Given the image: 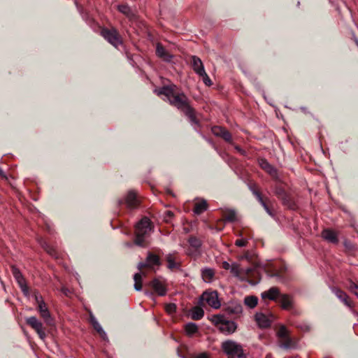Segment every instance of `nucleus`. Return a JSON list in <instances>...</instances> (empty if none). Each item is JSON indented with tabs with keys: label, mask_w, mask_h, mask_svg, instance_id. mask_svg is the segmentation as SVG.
<instances>
[{
	"label": "nucleus",
	"mask_w": 358,
	"mask_h": 358,
	"mask_svg": "<svg viewBox=\"0 0 358 358\" xmlns=\"http://www.w3.org/2000/svg\"><path fill=\"white\" fill-rule=\"evenodd\" d=\"M34 299H35L37 306L38 304H40L41 301L45 302L42 296L38 293V292H34Z\"/></svg>",
	"instance_id": "46"
},
{
	"label": "nucleus",
	"mask_w": 358,
	"mask_h": 358,
	"mask_svg": "<svg viewBox=\"0 0 358 358\" xmlns=\"http://www.w3.org/2000/svg\"><path fill=\"white\" fill-rule=\"evenodd\" d=\"M123 203L126 204L128 209L134 210L140 206L141 201L138 197L137 193L134 190H129L124 199H119L117 201L118 206Z\"/></svg>",
	"instance_id": "4"
},
{
	"label": "nucleus",
	"mask_w": 358,
	"mask_h": 358,
	"mask_svg": "<svg viewBox=\"0 0 358 358\" xmlns=\"http://www.w3.org/2000/svg\"><path fill=\"white\" fill-rule=\"evenodd\" d=\"M166 260L168 263L167 267L171 270L178 268L180 266L179 263L175 262V258L171 254L166 255Z\"/></svg>",
	"instance_id": "30"
},
{
	"label": "nucleus",
	"mask_w": 358,
	"mask_h": 358,
	"mask_svg": "<svg viewBox=\"0 0 358 358\" xmlns=\"http://www.w3.org/2000/svg\"><path fill=\"white\" fill-rule=\"evenodd\" d=\"M90 320L94 329L96 331L101 330V328H102L101 326L99 324L95 317L92 313L90 314Z\"/></svg>",
	"instance_id": "42"
},
{
	"label": "nucleus",
	"mask_w": 358,
	"mask_h": 358,
	"mask_svg": "<svg viewBox=\"0 0 358 358\" xmlns=\"http://www.w3.org/2000/svg\"><path fill=\"white\" fill-rule=\"evenodd\" d=\"M42 247L50 255L58 258V254L53 246L48 245L47 243H44L42 244Z\"/></svg>",
	"instance_id": "35"
},
{
	"label": "nucleus",
	"mask_w": 358,
	"mask_h": 358,
	"mask_svg": "<svg viewBox=\"0 0 358 358\" xmlns=\"http://www.w3.org/2000/svg\"><path fill=\"white\" fill-rule=\"evenodd\" d=\"M211 131L215 136L220 137L226 142L231 143V134L226 128L220 126H214L212 127Z\"/></svg>",
	"instance_id": "11"
},
{
	"label": "nucleus",
	"mask_w": 358,
	"mask_h": 358,
	"mask_svg": "<svg viewBox=\"0 0 358 358\" xmlns=\"http://www.w3.org/2000/svg\"><path fill=\"white\" fill-rule=\"evenodd\" d=\"M148 268V263L147 262L145 261V262H139L137 265V268L141 271L143 268Z\"/></svg>",
	"instance_id": "49"
},
{
	"label": "nucleus",
	"mask_w": 358,
	"mask_h": 358,
	"mask_svg": "<svg viewBox=\"0 0 358 358\" xmlns=\"http://www.w3.org/2000/svg\"><path fill=\"white\" fill-rule=\"evenodd\" d=\"M119 12L124 15L129 20L134 19L135 13L127 4H120L117 6Z\"/></svg>",
	"instance_id": "21"
},
{
	"label": "nucleus",
	"mask_w": 358,
	"mask_h": 358,
	"mask_svg": "<svg viewBox=\"0 0 358 358\" xmlns=\"http://www.w3.org/2000/svg\"><path fill=\"white\" fill-rule=\"evenodd\" d=\"M343 245L345 248V251L349 253L352 252L355 249V245L351 241H350L347 239H345L343 241Z\"/></svg>",
	"instance_id": "41"
},
{
	"label": "nucleus",
	"mask_w": 358,
	"mask_h": 358,
	"mask_svg": "<svg viewBox=\"0 0 358 358\" xmlns=\"http://www.w3.org/2000/svg\"><path fill=\"white\" fill-rule=\"evenodd\" d=\"M248 241L245 239H237L235 241V245L238 247H244L247 245Z\"/></svg>",
	"instance_id": "48"
},
{
	"label": "nucleus",
	"mask_w": 358,
	"mask_h": 358,
	"mask_svg": "<svg viewBox=\"0 0 358 358\" xmlns=\"http://www.w3.org/2000/svg\"><path fill=\"white\" fill-rule=\"evenodd\" d=\"M146 262L149 268H152L154 266H159L162 264L159 256L150 252L147 254Z\"/></svg>",
	"instance_id": "22"
},
{
	"label": "nucleus",
	"mask_w": 358,
	"mask_h": 358,
	"mask_svg": "<svg viewBox=\"0 0 358 358\" xmlns=\"http://www.w3.org/2000/svg\"><path fill=\"white\" fill-rule=\"evenodd\" d=\"M215 323L218 326L219 330L224 334H231L236 330V324L231 320H227L223 316H217Z\"/></svg>",
	"instance_id": "5"
},
{
	"label": "nucleus",
	"mask_w": 358,
	"mask_h": 358,
	"mask_svg": "<svg viewBox=\"0 0 358 358\" xmlns=\"http://www.w3.org/2000/svg\"><path fill=\"white\" fill-rule=\"evenodd\" d=\"M255 321L257 325L262 329L268 328L271 326L272 320L262 313H257L255 315Z\"/></svg>",
	"instance_id": "16"
},
{
	"label": "nucleus",
	"mask_w": 358,
	"mask_h": 358,
	"mask_svg": "<svg viewBox=\"0 0 358 358\" xmlns=\"http://www.w3.org/2000/svg\"><path fill=\"white\" fill-rule=\"evenodd\" d=\"M241 279H243L245 278H250L252 277L255 272V268H252V267H250V268H241Z\"/></svg>",
	"instance_id": "36"
},
{
	"label": "nucleus",
	"mask_w": 358,
	"mask_h": 358,
	"mask_svg": "<svg viewBox=\"0 0 358 358\" xmlns=\"http://www.w3.org/2000/svg\"><path fill=\"white\" fill-rule=\"evenodd\" d=\"M352 38H353L355 43H356V45L358 46V38L355 35H353Z\"/></svg>",
	"instance_id": "57"
},
{
	"label": "nucleus",
	"mask_w": 358,
	"mask_h": 358,
	"mask_svg": "<svg viewBox=\"0 0 358 358\" xmlns=\"http://www.w3.org/2000/svg\"><path fill=\"white\" fill-rule=\"evenodd\" d=\"M221 349L228 358H247L243 346L233 340L223 341Z\"/></svg>",
	"instance_id": "3"
},
{
	"label": "nucleus",
	"mask_w": 358,
	"mask_h": 358,
	"mask_svg": "<svg viewBox=\"0 0 358 358\" xmlns=\"http://www.w3.org/2000/svg\"><path fill=\"white\" fill-rule=\"evenodd\" d=\"M282 342L280 346L283 348L288 349L294 346V343L291 339L290 336H288L284 339H282Z\"/></svg>",
	"instance_id": "40"
},
{
	"label": "nucleus",
	"mask_w": 358,
	"mask_h": 358,
	"mask_svg": "<svg viewBox=\"0 0 358 358\" xmlns=\"http://www.w3.org/2000/svg\"><path fill=\"white\" fill-rule=\"evenodd\" d=\"M229 270L234 276L237 277L238 278H241V272L242 271H241V268L238 264L232 263L231 267L230 268Z\"/></svg>",
	"instance_id": "32"
},
{
	"label": "nucleus",
	"mask_w": 358,
	"mask_h": 358,
	"mask_svg": "<svg viewBox=\"0 0 358 358\" xmlns=\"http://www.w3.org/2000/svg\"><path fill=\"white\" fill-rule=\"evenodd\" d=\"M201 275L205 282H210L215 275V271L212 268H206L202 270Z\"/></svg>",
	"instance_id": "27"
},
{
	"label": "nucleus",
	"mask_w": 358,
	"mask_h": 358,
	"mask_svg": "<svg viewBox=\"0 0 358 358\" xmlns=\"http://www.w3.org/2000/svg\"><path fill=\"white\" fill-rule=\"evenodd\" d=\"M191 64L193 70L196 74L204 73V66L201 59L196 56H192L191 58Z\"/></svg>",
	"instance_id": "20"
},
{
	"label": "nucleus",
	"mask_w": 358,
	"mask_h": 358,
	"mask_svg": "<svg viewBox=\"0 0 358 358\" xmlns=\"http://www.w3.org/2000/svg\"><path fill=\"white\" fill-rule=\"evenodd\" d=\"M204 315V311L202 308L199 306H195L192 309L191 317L194 320H201Z\"/></svg>",
	"instance_id": "26"
},
{
	"label": "nucleus",
	"mask_w": 358,
	"mask_h": 358,
	"mask_svg": "<svg viewBox=\"0 0 358 358\" xmlns=\"http://www.w3.org/2000/svg\"><path fill=\"white\" fill-rule=\"evenodd\" d=\"M278 302L282 309L291 310L294 307V296L287 294H281Z\"/></svg>",
	"instance_id": "10"
},
{
	"label": "nucleus",
	"mask_w": 358,
	"mask_h": 358,
	"mask_svg": "<svg viewBox=\"0 0 358 358\" xmlns=\"http://www.w3.org/2000/svg\"><path fill=\"white\" fill-rule=\"evenodd\" d=\"M188 242L192 247H193L196 249H197L201 246V241L195 236H191L189 238Z\"/></svg>",
	"instance_id": "39"
},
{
	"label": "nucleus",
	"mask_w": 358,
	"mask_h": 358,
	"mask_svg": "<svg viewBox=\"0 0 358 358\" xmlns=\"http://www.w3.org/2000/svg\"><path fill=\"white\" fill-rule=\"evenodd\" d=\"M348 288L358 298V285L353 281L350 280L349 282Z\"/></svg>",
	"instance_id": "44"
},
{
	"label": "nucleus",
	"mask_w": 358,
	"mask_h": 358,
	"mask_svg": "<svg viewBox=\"0 0 358 358\" xmlns=\"http://www.w3.org/2000/svg\"><path fill=\"white\" fill-rule=\"evenodd\" d=\"M149 285L159 296H165L167 292V288L164 282L158 278H155L150 282Z\"/></svg>",
	"instance_id": "13"
},
{
	"label": "nucleus",
	"mask_w": 358,
	"mask_h": 358,
	"mask_svg": "<svg viewBox=\"0 0 358 358\" xmlns=\"http://www.w3.org/2000/svg\"><path fill=\"white\" fill-rule=\"evenodd\" d=\"M357 47H358V45H357Z\"/></svg>",
	"instance_id": "60"
},
{
	"label": "nucleus",
	"mask_w": 358,
	"mask_h": 358,
	"mask_svg": "<svg viewBox=\"0 0 358 358\" xmlns=\"http://www.w3.org/2000/svg\"><path fill=\"white\" fill-rule=\"evenodd\" d=\"M280 294V289L277 287H272L269 289L263 292L261 296L263 299L275 301L277 299H279Z\"/></svg>",
	"instance_id": "17"
},
{
	"label": "nucleus",
	"mask_w": 358,
	"mask_h": 358,
	"mask_svg": "<svg viewBox=\"0 0 358 358\" xmlns=\"http://www.w3.org/2000/svg\"><path fill=\"white\" fill-rule=\"evenodd\" d=\"M185 331L188 335H192L198 331V327L195 323L189 322L185 324Z\"/></svg>",
	"instance_id": "34"
},
{
	"label": "nucleus",
	"mask_w": 358,
	"mask_h": 358,
	"mask_svg": "<svg viewBox=\"0 0 358 358\" xmlns=\"http://www.w3.org/2000/svg\"><path fill=\"white\" fill-rule=\"evenodd\" d=\"M322 237L329 243L333 244H337L338 243L337 234L331 229H327L323 230Z\"/></svg>",
	"instance_id": "19"
},
{
	"label": "nucleus",
	"mask_w": 358,
	"mask_h": 358,
	"mask_svg": "<svg viewBox=\"0 0 358 358\" xmlns=\"http://www.w3.org/2000/svg\"><path fill=\"white\" fill-rule=\"evenodd\" d=\"M199 76L202 78L203 82L206 86H210L212 85L211 80L205 71L204 73H200Z\"/></svg>",
	"instance_id": "43"
},
{
	"label": "nucleus",
	"mask_w": 358,
	"mask_h": 358,
	"mask_svg": "<svg viewBox=\"0 0 358 358\" xmlns=\"http://www.w3.org/2000/svg\"><path fill=\"white\" fill-rule=\"evenodd\" d=\"M25 322L31 329H33L39 338L42 340H45L46 338V334L43 323L35 316H31L25 318Z\"/></svg>",
	"instance_id": "7"
},
{
	"label": "nucleus",
	"mask_w": 358,
	"mask_h": 358,
	"mask_svg": "<svg viewBox=\"0 0 358 358\" xmlns=\"http://www.w3.org/2000/svg\"><path fill=\"white\" fill-rule=\"evenodd\" d=\"M152 229V224L150 220L143 217L135 225L134 244L144 248L146 246L145 240Z\"/></svg>",
	"instance_id": "2"
},
{
	"label": "nucleus",
	"mask_w": 358,
	"mask_h": 358,
	"mask_svg": "<svg viewBox=\"0 0 358 358\" xmlns=\"http://www.w3.org/2000/svg\"><path fill=\"white\" fill-rule=\"evenodd\" d=\"M296 328L301 329L304 332L310 331L311 329V327L308 325L305 322H301L296 325Z\"/></svg>",
	"instance_id": "45"
},
{
	"label": "nucleus",
	"mask_w": 358,
	"mask_h": 358,
	"mask_svg": "<svg viewBox=\"0 0 358 358\" xmlns=\"http://www.w3.org/2000/svg\"><path fill=\"white\" fill-rule=\"evenodd\" d=\"M222 267L225 270H229L231 267V264L228 263L227 262H223L222 264Z\"/></svg>",
	"instance_id": "53"
},
{
	"label": "nucleus",
	"mask_w": 358,
	"mask_h": 358,
	"mask_svg": "<svg viewBox=\"0 0 358 358\" xmlns=\"http://www.w3.org/2000/svg\"><path fill=\"white\" fill-rule=\"evenodd\" d=\"M234 148L236 149V150H237L241 155H243V156H245L246 155V152L243 150L239 145H235L234 146Z\"/></svg>",
	"instance_id": "52"
},
{
	"label": "nucleus",
	"mask_w": 358,
	"mask_h": 358,
	"mask_svg": "<svg viewBox=\"0 0 358 358\" xmlns=\"http://www.w3.org/2000/svg\"><path fill=\"white\" fill-rule=\"evenodd\" d=\"M166 310L169 313H173L176 310V306L174 303H169L166 305Z\"/></svg>",
	"instance_id": "47"
},
{
	"label": "nucleus",
	"mask_w": 358,
	"mask_h": 358,
	"mask_svg": "<svg viewBox=\"0 0 358 358\" xmlns=\"http://www.w3.org/2000/svg\"><path fill=\"white\" fill-rule=\"evenodd\" d=\"M11 272L24 295L28 296L29 295V287L20 271L15 266H12Z\"/></svg>",
	"instance_id": "9"
},
{
	"label": "nucleus",
	"mask_w": 358,
	"mask_h": 358,
	"mask_svg": "<svg viewBox=\"0 0 358 358\" xmlns=\"http://www.w3.org/2000/svg\"><path fill=\"white\" fill-rule=\"evenodd\" d=\"M249 189L253 194V195L256 197L258 201H262V199H264L261 192H259L256 184H251L249 185Z\"/></svg>",
	"instance_id": "33"
},
{
	"label": "nucleus",
	"mask_w": 358,
	"mask_h": 358,
	"mask_svg": "<svg viewBox=\"0 0 358 358\" xmlns=\"http://www.w3.org/2000/svg\"><path fill=\"white\" fill-rule=\"evenodd\" d=\"M208 209V203L206 200L197 202L194 205V213L200 215Z\"/></svg>",
	"instance_id": "25"
},
{
	"label": "nucleus",
	"mask_w": 358,
	"mask_h": 358,
	"mask_svg": "<svg viewBox=\"0 0 358 358\" xmlns=\"http://www.w3.org/2000/svg\"><path fill=\"white\" fill-rule=\"evenodd\" d=\"M145 275L146 273L141 271L134 274V289L136 291H141L142 289V277Z\"/></svg>",
	"instance_id": "24"
},
{
	"label": "nucleus",
	"mask_w": 358,
	"mask_h": 358,
	"mask_svg": "<svg viewBox=\"0 0 358 358\" xmlns=\"http://www.w3.org/2000/svg\"><path fill=\"white\" fill-rule=\"evenodd\" d=\"M101 35L111 45L117 47L122 44V38L117 31L113 28H103L101 31Z\"/></svg>",
	"instance_id": "6"
},
{
	"label": "nucleus",
	"mask_w": 358,
	"mask_h": 358,
	"mask_svg": "<svg viewBox=\"0 0 358 358\" xmlns=\"http://www.w3.org/2000/svg\"><path fill=\"white\" fill-rule=\"evenodd\" d=\"M167 215L169 217H172L173 215V213L171 211H167Z\"/></svg>",
	"instance_id": "59"
},
{
	"label": "nucleus",
	"mask_w": 358,
	"mask_h": 358,
	"mask_svg": "<svg viewBox=\"0 0 358 358\" xmlns=\"http://www.w3.org/2000/svg\"><path fill=\"white\" fill-rule=\"evenodd\" d=\"M352 38H353L355 43H356V45L358 46V38L355 35H353Z\"/></svg>",
	"instance_id": "58"
},
{
	"label": "nucleus",
	"mask_w": 358,
	"mask_h": 358,
	"mask_svg": "<svg viewBox=\"0 0 358 358\" xmlns=\"http://www.w3.org/2000/svg\"><path fill=\"white\" fill-rule=\"evenodd\" d=\"M200 300L201 301H206L208 305L215 309H217L220 307V302L216 291L204 292L201 296Z\"/></svg>",
	"instance_id": "8"
},
{
	"label": "nucleus",
	"mask_w": 358,
	"mask_h": 358,
	"mask_svg": "<svg viewBox=\"0 0 358 358\" xmlns=\"http://www.w3.org/2000/svg\"><path fill=\"white\" fill-rule=\"evenodd\" d=\"M97 332L103 340H106L108 338L106 333L103 331L102 328H101V330L97 331Z\"/></svg>",
	"instance_id": "51"
},
{
	"label": "nucleus",
	"mask_w": 358,
	"mask_h": 358,
	"mask_svg": "<svg viewBox=\"0 0 358 358\" xmlns=\"http://www.w3.org/2000/svg\"><path fill=\"white\" fill-rule=\"evenodd\" d=\"M244 303L250 308H254L258 303V298L255 296H248L244 299Z\"/></svg>",
	"instance_id": "29"
},
{
	"label": "nucleus",
	"mask_w": 358,
	"mask_h": 358,
	"mask_svg": "<svg viewBox=\"0 0 358 358\" xmlns=\"http://www.w3.org/2000/svg\"><path fill=\"white\" fill-rule=\"evenodd\" d=\"M284 206L287 207L290 210H295L297 208V204L291 196L287 194V196L284 197V199H280Z\"/></svg>",
	"instance_id": "23"
},
{
	"label": "nucleus",
	"mask_w": 358,
	"mask_h": 358,
	"mask_svg": "<svg viewBox=\"0 0 358 358\" xmlns=\"http://www.w3.org/2000/svg\"><path fill=\"white\" fill-rule=\"evenodd\" d=\"M192 358H210L209 355L206 352H201L194 355Z\"/></svg>",
	"instance_id": "50"
},
{
	"label": "nucleus",
	"mask_w": 358,
	"mask_h": 358,
	"mask_svg": "<svg viewBox=\"0 0 358 358\" xmlns=\"http://www.w3.org/2000/svg\"><path fill=\"white\" fill-rule=\"evenodd\" d=\"M36 310L39 313L41 317L43 319L46 324H52L53 320L51 317L48 306L45 302L41 301L40 304L37 306Z\"/></svg>",
	"instance_id": "12"
},
{
	"label": "nucleus",
	"mask_w": 358,
	"mask_h": 358,
	"mask_svg": "<svg viewBox=\"0 0 358 358\" xmlns=\"http://www.w3.org/2000/svg\"><path fill=\"white\" fill-rule=\"evenodd\" d=\"M274 194L275 196L280 200L284 199V197L287 196V192L285 190L280 186H277L275 188Z\"/></svg>",
	"instance_id": "38"
},
{
	"label": "nucleus",
	"mask_w": 358,
	"mask_h": 358,
	"mask_svg": "<svg viewBox=\"0 0 358 358\" xmlns=\"http://www.w3.org/2000/svg\"><path fill=\"white\" fill-rule=\"evenodd\" d=\"M259 202L269 215H271V217L274 216V213L270 208L271 201L268 198H264L263 199H262V201Z\"/></svg>",
	"instance_id": "31"
},
{
	"label": "nucleus",
	"mask_w": 358,
	"mask_h": 358,
	"mask_svg": "<svg viewBox=\"0 0 358 358\" xmlns=\"http://www.w3.org/2000/svg\"><path fill=\"white\" fill-rule=\"evenodd\" d=\"M259 166L268 173L271 177L277 178L278 177V170L272 166L266 159L260 158L258 159Z\"/></svg>",
	"instance_id": "14"
},
{
	"label": "nucleus",
	"mask_w": 358,
	"mask_h": 358,
	"mask_svg": "<svg viewBox=\"0 0 358 358\" xmlns=\"http://www.w3.org/2000/svg\"><path fill=\"white\" fill-rule=\"evenodd\" d=\"M0 176H1L2 178H6V176L1 169H0Z\"/></svg>",
	"instance_id": "56"
},
{
	"label": "nucleus",
	"mask_w": 358,
	"mask_h": 358,
	"mask_svg": "<svg viewBox=\"0 0 358 358\" xmlns=\"http://www.w3.org/2000/svg\"><path fill=\"white\" fill-rule=\"evenodd\" d=\"M330 289L333 294H335V296L341 301L343 302L346 306L351 307L352 303L351 301L349 299L348 295L342 289L337 287H331Z\"/></svg>",
	"instance_id": "15"
},
{
	"label": "nucleus",
	"mask_w": 358,
	"mask_h": 358,
	"mask_svg": "<svg viewBox=\"0 0 358 358\" xmlns=\"http://www.w3.org/2000/svg\"><path fill=\"white\" fill-rule=\"evenodd\" d=\"M223 218L229 222H234L236 220V213L234 210H227L223 213Z\"/></svg>",
	"instance_id": "28"
},
{
	"label": "nucleus",
	"mask_w": 358,
	"mask_h": 358,
	"mask_svg": "<svg viewBox=\"0 0 358 358\" xmlns=\"http://www.w3.org/2000/svg\"><path fill=\"white\" fill-rule=\"evenodd\" d=\"M329 2L334 6H338V0H328Z\"/></svg>",
	"instance_id": "55"
},
{
	"label": "nucleus",
	"mask_w": 358,
	"mask_h": 358,
	"mask_svg": "<svg viewBox=\"0 0 358 358\" xmlns=\"http://www.w3.org/2000/svg\"><path fill=\"white\" fill-rule=\"evenodd\" d=\"M177 86L174 84L164 85L155 90L158 96L164 95L169 103L183 113L193 124H198L199 120L196 117V111L190 105V101L183 92H176Z\"/></svg>",
	"instance_id": "1"
},
{
	"label": "nucleus",
	"mask_w": 358,
	"mask_h": 358,
	"mask_svg": "<svg viewBox=\"0 0 358 358\" xmlns=\"http://www.w3.org/2000/svg\"><path fill=\"white\" fill-rule=\"evenodd\" d=\"M234 313H239L242 312V306L241 305H237L235 306L234 310H232Z\"/></svg>",
	"instance_id": "54"
},
{
	"label": "nucleus",
	"mask_w": 358,
	"mask_h": 358,
	"mask_svg": "<svg viewBox=\"0 0 358 358\" xmlns=\"http://www.w3.org/2000/svg\"><path fill=\"white\" fill-rule=\"evenodd\" d=\"M277 335L280 338L284 339V338L289 336V331H288V329H287V327L285 326L282 325L279 328Z\"/></svg>",
	"instance_id": "37"
},
{
	"label": "nucleus",
	"mask_w": 358,
	"mask_h": 358,
	"mask_svg": "<svg viewBox=\"0 0 358 358\" xmlns=\"http://www.w3.org/2000/svg\"><path fill=\"white\" fill-rule=\"evenodd\" d=\"M156 55L158 57L168 62H171L173 58V55L166 51L160 43H157L156 45Z\"/></svg>",
	"instance_id": "18"
}]
</instances>
